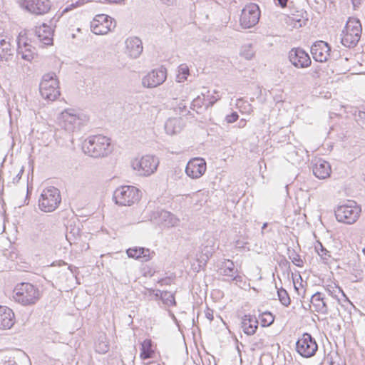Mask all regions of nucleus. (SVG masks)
<instances>
[{
  "label": "nucleus",
  "instance_id": "nucleus-1",
  "mask_svg": "<svg viewBox=\"0 0 365 365\" xmlns=\"http://www.w3.org/2000/svg\"><path fill=\"white\" fill-rule=\"evenodd\" d=\"M53 29L46 24L36 26L34 32L22 31L17 37V55L21 58L31 61L35 54V48L31 45L32 37L34 36L44 45H51L53 43Z\"/></svg>",
  "mask_w": 365,
  "mask_h": 365
},
{
  "label": "nucleus",
  "instance_id": "nucleus-2",
  "mask_svg": "<svg viewBox=\"0 0 365 365\" xmlns=\"http://www.w3.org/2000/svg\"><path fill=\"white\" fill-rule=\"evenodd\" d=\"M83 149L93 158L106 157L112 152L110 139L101 135L90 136L84 140Z\"/></svg>",
  "mask_w": 365,
  "mask_h": 365
},
{
  "label": "nucleus",
  "instance_id": "nucleus-3",
  "mask_svg": "<svg viewBox=\"0 0 365 365\" xmlns=\"http://www.w3.org/2000/svg\"><path fill=\"white\" fill-rule=\"evenodd\" d=\"M15 302L24 305H33L40 298V292L37 287L29 282L18 284L14 289Z\"/></svg>",
  "mask_w": 365,
  "mask_h": 365
},
{
  "label": "nucleus",
  "instance_id": "nucleus-4",
  "mask_svg": "<svg viewBox=\"0 0 365 365\" xmlns=\"http://www.w3.org/2000/svg\"><path fill=\"white\" fill-rule=\"evenodd\" d=\"M86 120V118L74 109H66L59 117V125L68 133L78 130Z\"/></svg>",
  "mask_w": 365,
  "mask_h": 365
},
{
  "label": "nucleus",
  "instance_id": "nucleus-5",
  "mask_svg": "<svg viewBox=\"0 0 365 365\" xmlns=\"http://www.w3.org/2000/svg\"><path fill=\"white\" fill-rule=\"evenodd\" d=\"M140 198V190L131 185L120 186L113 193L115 202L121 206H130L138 202Z\"/></svg>",
  "mask_w": 365,
  "mask_h": 365
},
{
  "label": "nucleus",
  "instance_id": "nucleus-6",
  "mask_svg": "<svg viewBox=\"0 0 365 365\" xmlns=\"http://www.w3.org/2000/svg\"><path fill=\"white\" fill-rule=\"evenodd\" d=\"M61 202L60 191L55 187L44 189L38 200L41 210L45 212L54 211Z\"/></svg>",
  "mask_w": 365,
  "mask_h": 365
},
{
  "label": "nucleus",
  "instance_id": "nucleus-7",
  "mask_svg": "<svg viewBox=\"0 0 365 365\" xmlns=\"http://www.w3.org/2000/svg\"><path fill=\"white\" fill-rule=\"evenodd\" d=\"M334 212L337 221L351 225L359 218L361 207L356 205V202L349 201L347 204L339 205Z\"/></svg>",
  "mask_w": 365,
  "mask_h": 365
},
{
  "label": "nucleus",
  "instance_id": "nucleus-8",
  "mask_svg": "<svg viewBox=\"0 0 365 365\" xmlns=\"http://www.w3.org/2000/svg\"><path fill=\"white\" fill-rule=\"evenodd\" d=\"M159 160L154 155H146L140 158H135L131 163V166L139 175L150 176L158 169Z\"/></svg>",
  "mask_w": 365,
  "mask_h": 365
},
{
  "label": "nucleus",
  "instance_id": "nucleus-9",
  "mask_svg": "<svg viewBox=\"0 0 365 365\" xmlns=\"http://www.w3.org/2000/svg\"><path fill=\"white\" fill-rule=\"evenodd\" d=\"M39 91L41 96L49 101H54L60 96L58 81L54 73L43 75L40 83Z\"/></svg>",
  "mask_w": 365,
  "mask_h": 365
},
{
  "label": "nucleus",
  "instance_id": "nucleus-10",
  "mask_svg": "<svg viewBox=\"0 0 365 365\" xmlns=\"http://www.w3.org/2000/svg\"><path fill=\"white\" fill-rule=\"evenodd\" d=\"M116 26L115 21L106 14L96 15L91 22V29L96 35H105Z\"/></svg>",
  "mask_w": 365,
  "mask_h": 365
},
{
  "label": "nucleus",
  "instance_id": "nucleus-11",
  "mask_svg": "<svg viewBox=\"0 0 365 365\" xmlns=\"http://www.w3.org/2000/svg\"><path fill=\"white\" fill-rule=\"evenodd\" d=\"M297 351L303 357L309 358L315 355L318 345L309 333H304L296 343Z\"/></svg>",
  "mask_w": 365,
  "mask_h": 365
},
{
  "label": "nucleus",
  "instance_id": "nucleus-12",
  "mask_svg": "<svg viewBox=\"0 0 365 365\" xmlns=\"http://www.w3.org/2000/svg\"><path fill=\"white\" fill-rule=\"evenodd\" d=\"M260 10L257 4H250L242 10L240 22L244 29H250L255 26L259 20Z\"/></svg>",
  "mask_w": 365,
  "mask_h": 365
},
{
  "label": "nucleus",
  "instance_id": "nucleus-13",
  "mask_svg": "<svg viewBox=\"0 0 365 365\" xmlns=\"http://www.w3.org/2000/svg\"><path fill=\"white\" fill-rule=\"evenodd\" d=\"M167 71L163 66L153 69L142 78V85L145 88H155L165 81Z\"/></svg>",
  "mask_w": 365,
  "mask_h": 365
},
{
  "label": "nucleus",
  "instance_id": "nucleus-14",
  "mask_svg": "<svg viewBox=\"0 0 365 365\" xmlns=\"http://www.w3.org/2000/svg\"><path fill=\"white\" fill-rule=\"evenodd\" d=\"M206 168V162L203 158H195L188 161L185 173L188 177L197 179L204 175Z\"/></svg>",
  "mask_w": 365,
  "mask_h": 365
},
{
  "label": "nucleus",
  "instance_id": "nucleus-15",
  "mask_svg": "<svg viewBox=\"0 0 365 365\" xmlns=\"http://www.w3.org/2000/svg\"><path fill=\"white\" fill-rule=\"evenodd\" d=\"M289 59L297 68H307L311 64L309 54L300 48H294L289 53Z\"/></svg>",
  "mask_w": 365,
  "mask_h": 365
},
{
  "label": "nucleus",
  "instance_id": "nucleus-16",
  "mask_svg": "<svg viewBox=\"0 0 365 365\" xmlns=\"http://www.w3.org/2000/svg\"><path fill=\"white\" fill-rule=\"evenodd\" d=\"M331 47L324 41H317L311 47L313 58L318 62H326L330 56Z\"/></svg>",
  "mask_w": 365,
  "mask_h": 365
},
{
  "label": "nucleus",
  "instance_id": "nucleus-17",
  "mask_svg": "<svg viewBox=\"0 0 365 365\" xmlns=\"http://www.w3.org/2000/svg\"><path fill=\"white\" fill-rule=\"evenodd\" d=\"M153 219L155 223L168 228L176 227L180 222V220L173 213L164 210L155 212Z\"/></svg>",
  "mask_w": 365,
  "mask_h": 365
},
{
  "label": "nucleus",
  "instance_id": "nucleus-18",
  "mask_svg": "<svg viewBox=\"0 0 365 365\" xmlns=\"http://www.w3.org/2000/svg\"><path fill=\"white\" fill-rule=\"evenodd\" d=\"M24 4L26 9L36 15H43L51 9L49 0H24Z\"/></svg>",
  "mask_w": 365,
  "mask_h": 365
},
{
  "label": "nucleus",
  "instance_id": "nucleus-19",
  "mask_svg": "<svg viewBox=\"0 0 365 365\" xmlns=\"http://www.w3.org/2000/svg\"><path fill=\"white\" fill-rule=\"evenodd\" d=\"M125 53L131 58H137L143 52L141 40L135 36L128 38L125 41Z\"/></svg>",
  "mask_w": 365,
  "mask_h": 365
},
{
  "label": "nucleus",
  "instance_id": "nucleus-20",
  "mask_svg": "<svg viewBox=\"0 0 365 365\" xmlns=\"http://www.w3.org/2000/svg\"><path fill=\"white\" fill-rule=\"evenodd\" d=\"M312 163V172L316 178L324 180L330 176L331 169L327 161L319 158L314 160Z\"/></svg>",
  "mask_w": 365,
  "mask_h": 365
},
{
  "label": "nucleus",
  "instance_id": "nucleus-21",
  "mask_svg": "<svg viewBox=\"0 0 365 365\" xmlns=\"http://www.w3.org/2000/svg\"><path fill=\"white\" fill-rule=\"evenodd\" d=\"M219 272L222 275L230 277L232 280L237 282H242V277L237 274V269L232 260L225 259L220 264Z\"/></svg>",
  "mask_w": 365,
  "mask_h": 365
},
{
  "label": "nucleus",
  "instance_id": "nucleus-22",
  "mask_svg": "<svg viewBox=\"0 0 365 365\" xmlns=\"http://www.w3.org/2000/svg\"><path fill=\"white\" fill-rule=\"evenodd\" d=\"M14 324V313L7 307L0 306V329H9Z\"/></svg>",
  "mask_w": 365,
  "mask_h": 365
},
{
  "label": "nucleus",
  "instance_id": "nucleus-23",
  "mask_svg": "<svg viewBox=\"0 0 365 365\" xmlns=\"http://www.w3.org/2000/svg\"><path fill=\"white\" fill-rule=\"evenodd\" d=\"M128 256L136 259H143V262H148L151 259L154 255L153 252L145 247H131L126 250Z\"/></svg>",
  "mask_w": 365,
  "mask_h": 365
},
{
  "label": "nucleus",
  "instance_id": "nucleus-24",
  "mask_svg": "<svg viewBox=\"0 0 365 365\" xmlns=\"http://www.w3.org/2000/svg\"><path fill=\"white\" fill-rule=\"evenodd\" d=\"M258 320L255 316L245 314L242 319L241 327L245 334L253 335L258 327Z\"/></svg>",
  "mask_w": 365,
  "mask_h": 365
},
{
  "label": "nucleus",
  "instance_id": "nucleus-25",
  "mask_svg": "<svg viewBox=\"0 0 365 365\" xmlns=\"http://www.w3.org/2000/svg\"><path fill=\"white\" fill-rule=\"evenodd\" d=\"M170 96L173 99H180L185 101L190 93L188 88L179 84V83H173L168 88Z\"/></svg>",
  "mask_w": 365,
  "mask_h": 365
},
{
  "label": "nucleus",
  "instance_id": "nucleus-26",
  "mask_svg": "<svg viewBox=\"0 0 365 365\" xmlns=\"http://www.w3.org/2000/svg\"><path fill=\"white\" fill-rule=\"evenodd\" d=\"M311 303L317 312L323 314L328 313L327 302L321 292H317L312 296Z\"/></svg>",
  "mask_w": 365,
  "mask_h": 365
},
{
  "label": "nucleus",
  "instance_id": "nucleus-27",
  "mask_svg": "<svg viewBox=\"0 0 365 365\" xmlns=\"http://www.w3.org/2000/svg\"><path fill=\"white\" fill-rule=\"evenodd\" d=\"M14 55V48L10 41L0 35V60L8 61Z\"/></svg>",
  "mask_w": 365,
  "mask_h": 365
},
{
  "label": "nucleus",
  "instance_id": "nucleus-28",
  "mask_svg": "<svg viewBox=\"0 0 365 365\" xmlns=\"http://www.w3.org/2000/svg\"><path fill=\"white\" fill-rule=\"evenodd\" d=\"M361 25L360 21L357 19L349 18L347 21L346 26L342 31L353 34L354 36L361 37Z\"/></svg>",
  "mask_w": 365,
  "mask_h": 365
},
{
  "label": "nucleus",
  "instance_id": "nucleus-29",
  "mask_svg": "<svg viewBox=\"0 0 365 365\" xmlns=\"http://www.w3.org/2000/svg\"><path fill=\"white\" fill-rule=\"evenodd\" d=\"M180 118H169L165 123V130L169 135L176 134L181 130V122Z\"/></svg>",
  "mask_w": 365,
  "mask_h": 365
},
{
  "label": "nucleus",
  "instance_id": "nucleus-30",
  "mask_svg": "<svg viewBox=\"0 0 365 365\" xmlns=\"http://www.w3.org/2000/svg\"><path fill=\"white\" fill-rule=\"evenodd\" d=\"M325 291L327 292V294L329 296H331L334 299H336L339 304L341 303V297L344 298V301L349 302L348 298L344 293L343 290L340 287H339L338 286H336L335 284L327 285L325 287Z\"/></svg>",
  "mask_w": 365,
  "mask_h": 365
},
{
  "label": "nucleus",
  "instance_id": "nucleus-31",
  "mask_svg": "<svg viewBox=\"0 0 365 365\" xmlns=\"http://www.w3.org/2000/svg\"><path fill=\"white\" fill-rule=\"evenodd\" d=\"M361 37H358V36H354L353 34H349L344 31H342L341 43L343 46L348 48H354L355 47Z\"/></svg>",
  "mask_w": 365,
  "mask_h": 365
},
{
  "label": "nucleus",
  "instance_id": "nucleus-32",
  "mask_svg": "<svg viewBox=\"0 0 365 365\" xmlns=\"http://www.w3.org/2000/svg\"><path fill=\"white\" fill-rule=\"evenodd\" d=\"M190 108L196 111L197 113H201L204 110L208 108L206 107V102L202 95V96H198L192 100Z\"/></svg>",
  "mask_w": 365,
  "mask_h": 365
},
{
  "label": "nucleus",
  "instance_id": "nucleus-33",
  "mask_svg": "<svg viewBox=\"0 0 365 365\" xmlns=\"http://www.w3.org/2000/svg\"><path fill=\"white\" fill-rule=\"evenodd\" d=\"M205 101L206 102V107L210 108L218 100L220 99V96L217 91H207L206 93H202Z\"/></svg>",
  "mask_w": 365,
  "mask_h": 365
},
{
  "label": "nucleus",
  "instance_id": "nucleus-34",
  "mask_svg": "<svg viewBox=\"0 0 365 365\" xmlns=\"http://www.w3.org/2000/svg\"><path fill=\"white\" fill-rule=\"evenodd\" d=\"M140 357L143 359H149L152 356V341L150 339H145L141 343Z\"/></svg>",
  "mask_w": 365,
  "mask_h": 365
},
{
  "label": "nucleus",
  "instance_id": "nucleus-35",
  "mask_svg": "<svg viewBox=\"0 0 365 365\" xmlns=\"http://www.w3.org/2000/svg\"><path fill=\"white\" fill-rule=\"evenodd\" d=\"M190 75V69L186 63L180 64L178 68V74L176 76L177 83H182L187 80Z\"/></svg>",
  "mask_w": 365,
  "mask_h": 365
},
{
  "label": "nucleus",
  "instance_id": "nucleus-36",
  "mask_svg": "<svg viewBox=\"0 0 365 365\" xmlns=\"http://www.w3.org/2000/svg\"><path fill=\"white\" fill-rule=\"evenodd\" d=\"M315 250L318 255L321 257L322 259L325 264H328L330 259V252L328 251L321 242H318L317 245L315 246Z\"/></svg>",
  "mask_w": 365,
  "mask_h": 365
},
{
  "label": "nucleus",
  "instance_id": "nucleus-37",
  "mask_svg": "<svg viewBox=\"0 0 365 365\" xmlns=\"http://www.w3.org/2000/svg\"><path fill=\"white\" fill-rule=\"evenodd\" d=\"M259 320L262 327H268L274 322V318L270 312H266L259 315Z\"/></svg>",
  "mask_w": 365,
  "mask_h": 365
},
{
  "label": "nucleus",
  "instance_id": "nucleus-38",
  "mask_svg": "<svg viewBox=\"0 0 365 365\" xmlns=\"http://www.w3.org/2000/svg\"><path fill=\"white\" fill-rule=\"evenodd\" d=\"M240 55L247 60L252 59L255 55V51L252 45H244L241 48Z\"/></svg>",
  "mask_w": 365,
  "mask_h": 365
},
{
  "label": "nucleus",
  "instance_id": "nucleus-39",
  "mask_svg": "<svg viewBox=\"0 0 365 365\" xmlns=\"http://www.w3.org/2000/svg\"><path fill=\"white\" fill-rule=\"evenodd\" d=\"M277 294L279 297V300L285 307H288L290 304V298L287 293V292L283 289L280 288L277 290Z\"/></svg>",
  "mask_w": 365,
  "mask_h": 365
},
{
  "label": "nucleus",
  "instance_id": "nucleus-40",
  "mask_svg": "<svg viewBox=\"0 0 365 365\" xmlns=\"http://www.w3.org/2000/svg\"><path fill=\"white\" fill-rule=\"evenodd\" d=\"M288 256L291 261L297 267L303 266V260L301 259V257L299 254H297L294 250L288 249Z\"/></svg>",
  "mask_w": 365,
  "mask_h": 365
},
{
  "label": "nucleus",
  "instance_id": "nucleus-41",
  "mask_svg": "<svg viewBox=\"0 0 365 365\" xmlns=\"http://www.w3.org/2000/svg\"><path fill=\"white\" fill-rule=\"evenodd\" d=\"M161 299L168 306H173L175 304V297L170 292H163L161 293Z\"/></svg>",
  "mask_w": 365,
  "mask_h": 365
},
{
  "label": "nucleus",
  "instance_id": "nucleus-42",
  "mask_svg": "<svg viewBox=\"0 0 365 365\" xmlns=\"http://www.w3.org/2000/svg\"><path fill=\"white\" fill-rule=\"evenodd\" d=\"M89 1H91V0H78L75 3H72L71 5H69L66 8H65L64 10L63 11V13H66V12L71 11V9L78 7V6H81L83 5L84 4L89 2Z\"/></svg>",
  "mask_w": 365,
  "mask_h": 365
},
{
  "label": "nucleus",
  "instance_id": "nucleus-43",
  "mask_svg": "<svg viewBox=\"0 0 365 365\" xmlns=\"http://www.w3.org/2000/svg\"><path fill=\"white\" fill-rule=\"evenodd\" d=\"M96 351L100 354H104L108 351V344L105 341H100L96 344Z\"/></svg>",
  "mask_w": 365,
  "mask_h": 365
},
{
  "label": "nucleus",
  "instance_id": "nucleus-44",
  "mask_svg": "<svg viewBox=\"0 0 365 365\" xmlns=\"http://www.w3.org/2000/svg\"><path fill=\"white\" fill-rule=\"evenodd\" d=\"M2 365H17L15 356L12 355L5 356L4 359H3Z\"/></svg>",
  "mask_w": 365,
  "mask_h": 365
},
{
  "label": "nucleus",
  "instance_id": "nucleus-45",
  "mask_svg": "<svg viewBox=\"0 0 365 365\" xmlns=\"http://www.w3.org/2000/svg\"><path fill=\"white\" fill-rule=\"evenodd\" d=\"M178 109L179 110V113L183 115L190 113L189 110H187V104L182 101L179 103Z\"/></svg>",
  "mask_w": 365,
  "mask_h": 365
},
{
  "label": "nucleus",
  "instance_id": "nucleus-46",
  "mask_svg": "<svg viewBox=\"0 0 365 365\" xmlns=\"http://www.w3.org/2000/svg\"><path fill=\"white\" fill-rule=\"evenodd\" d=\"M238 114L236 112H233L226 116V120L228 123H232L238 119Z\"/></svg>",
  "mask_w": 365,
  "mask_h": 365
},
{
  "label": "nucleus",
  "instance_id": "nucleus-47",
  "mask_svg": "<svg viewBox=\"0 0 365 365\" xmlns=\"http://www.w3.org/2000/svg\"><path fill=\"white\" fill-rule=\"evenodd\" d=\"M23 173H24V169L21 168L19 172L16 175V176L13 178V183H17L19 182V181L20 180V179L21 178V176L23 175Z\"/></svg>",
  "mask_w": 365,
  "mask_h": 365
},
{
  "label": "nucleus",
  "instance_id": "nucleus-48",
  "mask_svg": "<svg viewBox=\"0 0 365 365\" xmlns=\"http://www.w3.org/2000/svg\"><path fill=\"white\" fill-rule=\"evenodd\" d=\"M205 317L210 320V322H212L213 320V311L207 308L205 311Z\"/></svg>",
  "mask_w": 365,
  "mask_h": 365
},
{
  "label": "nucleus",
  "instance_id": "nucleus-49",
  "mask_svg": "<svg viewBox=\"0 0 365 365\" xmlns=\"http://www.w3.org/2000/svg\"><path fill=\"white\" fill-rule=\"evenodd\" d=\"M359 120L361 121L362 123L365 125V112L360 111L359 113Z\"/></svg>",
  "mask_w": 365,
  "mask_h": 365
},
{
  "label": "nucleus",
  "instance_id": "nucleus-50",
  "mask_svg": "<svg viewBox=\"0 0 365 365\" xmlns=\"http://www.w3.org/2000/svg\"><path fill=\"white\" fill-rule=\"evenodd\" d=\"M163 4H166L168 6L173 5L174 4L175 0H160Z\"/></svg>",
  "mask_w": 365,
  "mask_h": 365
},
{
  "label": "nucleus",
  "instance_id": "nucleus-51",
  "mask_svg": "<svg viewBox=\"0 0 365 365\" xmlns=\"http://www.w3.org/2000/svg\"><path fill=\"white\" fill-rule=\"evenodd\" d=\"M108 4H121L125 0H105Z\"/></svg>",
  "mask_w": 365,
  "mask_h": 365
},
{
  "label": "nucleus",
  "instance_id": "nucleus-52",
  "mask_svg": "<svg viewBox=\"0 0 365 365\" xmlns=\"http://www.w3.org/2000/svg\"><path fill=\"white\" fill-rule=\"evenodd\" d=\"M277 1H278L279 4L282 7H285L287 6V1H288V0H277Z\"/></svg>",
  "mask_w": 365,
  "mask_h": 365
},
{
  "label": "nucleus",
  "instance_id": "nucleus-53",
  "mask_svg": "<svg viewBox=\"0 0 365 365\" xmlns=\"http://www.w3.org/2000/svg\"><path fill=\"white\" fill-rule=\"evenodd\" d=\"M268 226V223L267 222H264L263 225H262V230H261V234L262 235H264L265 232H264V230Z\"/></svg>",
  "mask_w": 365,
  "mask_h": 365
},
{
  "label": "nucleus",
  "instance_id": "nucleus-54",
  "mask_svg": "<svg viewBox=\"0 0 365 365\" xmlns=\"http://www.w3.org/2000/svg\"><path fill=\"white\" fill-rule=\"evenodd\" d=\"M363 253L365 255V247L363 249Z\"/></svg>",
  "mask_w": 365,
  "mask_h": 365
},
{
  "label": "nucleus",
  "instance_id": "nucleus-55",
  "mask_svg": "<svg viewBox=\"0 0 365 365\" xmlns=\"http://www.w3.org/2000/svg\"><path fill=\"white\" fill-rule=\"evenodd\" d=\"M153 365H160V364H154Z\"/></svg>",
  "mask_w": 365,
  "mask_h": 365
}]
</instances>
